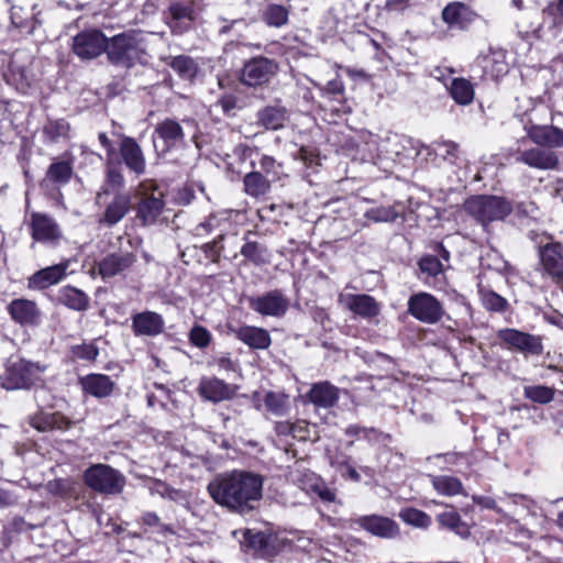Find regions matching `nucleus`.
Instances as JSON below:
<instances>
[{"mask_svg":"<svg viewBox=\"0 0 563 563\" xmlns=\"http://www.w3.org/2000/svg\"><path fill=\"white\" fill-rule=\"evenodd\" d=\"M264 477L261 474L234 470L217 475L208 484L210 497L231 512L246 515L258 506L263 497Z\"/></svg>","mask_w":563,"mask_h":563,"instance_id":"f257e3e1","label":"nucleus"},{"mask_svg":"<svg viewBox=\"0 0 563 563\" xmlns=\"http://www.w3.org/2000/svg\"><path fill=\"white\" fill-rule=\"evenodd\" d=\"M145 55L146 45L141 31H126L108 38L107 56L113 65L131 68L144 63Z\"/></svg>","mask_w":563,"mask_h":563,"instance_id":"f03ea898","label":"nucleus"},{"mask_svg":"<svg viewBox=\"0 0 563 563\" xmlns=\"http://www.w3.org/2000/svg\"><path fill=\"white\" fill-rule=\"evenodd\" d=\"M45 366L25 358L11 356L0 375V385L7 390L29 389L41 382Z\"/></svg>","mask_w":563,"mask_h":563,"instance_id":"7ed1b4c3","label":"nucleus"},{"mask_svg":"<svg viewBox=\"0 0 563 563\" xmlns=\"http://www.w3.org/2000/svg\"><path fill=\"white\" fill-rule=\"evenodd\" d=\"M463 208L484 229L494 221L505 220L512 212L510 201L490 195L472 196L465 200Z\"/></svg>","mask_w":563,"mask_h":563,"instance_id":"20e7f679","label":"nucleus"},{"mask_svg":"<svg viewBox=\"0 0 563 563\" xmlns=\"http://www.w3.org/2000/svg\"><path fill=\"white\" fill-rule=\"evenodd\" d=\"M186 131L194 134L197 131V123L194 119L185 118L181 122L175 119H164L154 129V146L158 151L168 152L185 145Z\"/></svg>","mask_w":563,"mask_h":563,"instance_id":"39448f33","label":"nucleus"},{"mask_svg":"<svg viewBox=\"0 0 563 563\" xmlns=\"http://www.w3.org/2000/svg\"><path fill=\"white\" fill-rule=\"evenodd\" d=\"M136 196L139 197L136 219L143 227L155 224L165 208L163 194L157 191L156 183L152 179L141 181L136 189Z\"/></svg>","mask_w":563,"mask_h":563,"instance_id":"423d86ee","label":"nucleus"},{"mask_svg":"<svg viewBox=\"0 0 563 563\" xmlns=\"http://www.w3.org/2000/svg\"><path fill=\"white\" fill-rule=\"evenodd\" d=\"M84 482L96 493L102 495H119L125 486L124 475L108 464H93L82 475Z\"/></svg>","mask_w":563,"mask_h":563,"instance_id":"0eeeda50","label":"nucleus"},{"mask_svg":"<svg viewBox=\"0 0 563 563\" xmlns=\"http://www.w3.org/2000/svg\"><path fill=\"white\" fill-rule=\"evenodd\" d=\"M538 257L542 275L563 287V244L543 234L538 244Z\"/></svg>","mask_w":563,"mask_h":563,"instance_id":"6e6552de","label":"nucleus"},{"mask_svg":"<svg viewBox=\"0 0 563 563\" xmlns=\"http://www.w3.org/2000/svg\"><path fill=\"white\" fill-rule=\"evenodd\" d=\"M27 227L35 242L56 246L63 240V231L57 221L47 213L33 211L29 214Z\"/></svg>","mask_w":563,"mask_h":563,"instance_id":"1a4fd4ad","label":"nucleus"},{"mask_svg":"<svg viewBox=\"0 0 563 563\" xmlns=\"http://www.w3.org/2000/svg\"><path fill=\"white\" fill-rule=\"evenodd\" d=\"M408 312L417 320L434 324L444 316L442 303L431 294L421 291L410 296Z\"/></svg>","mask_w":563,"mask_h":563,"instance_id":"9d476101","label":"nucleus"},{"mask_svg":"<svg viewBox=\"0 0 563 563\" xmlns=\"http://www.w3.org/2000/svg\"><path fill=\"white\" fill-rule=\"evenodd\" d=\"M247 301L250 309L263 317L283 318L289 309V300L279 289L250 297Z\"/></svg>","mask_w":563,"mask_h":563,"instance_id":"9b49d317","label":"nucleus"},{"mask_svg":"<svg viewBox=\"0 0 563 563\" xmlns=\"http://www.w3.org/2000/svg\"><path fill=\"white\" fill-rule=\"evenodd\" d=\"M278 65L267 57H254L246 62L241 73V82L249 87L262 86L277 73Z\"/></svg>","mask_w":563,"mask_h":563,"instance_id":"f8f14e48","label":"nucleus"},{"mask_svg":"<svg viewBox=\"0 0 563 563\" xmlns=\"http://www.w3.org/2000/svg\"><path fill=\"white\" fill-rule=\"evenodd\" d=\"M108 38L96 29L78 33L73 38V51L81 59H93L107 53Z\"/></svg>","mask_w":563,"mask_h":563,"instance_id":"ddd939ff","label":"nucleus"},{"mask_svg":"<svg viewBox=\"0 0 563 563\" xmlns=\"http://www.w3.org/2000/svg\"><path fill=\"white\" fill-rule=\"evenodd\" d=\"M352 522L372 536L382 539H395L400 533L398 523L393 519L384 516H361L353 519Z\"/></svg>","mask_w":563,"mask_h":563,"instance_id":"4468645a","label":"nucleus"},{"mask_svg":"<svg viewBox=\"0 0 563 563\" xmlns=\"http://www.w3.org/2000/svg\"><path fill=\"white\" fill-rule=\"evenodd\" d=\"M515 162L523 163L531 168L548 170L555 169L559 165L558 155L541 147H532L528 150L517 148L512 154Z\"/></svg>","mask_w":563,"mask_h":563,"instance_id":"2eb2a0df","label":"nucleus"},{"mask_svg":"<svg viewBox=\"0 0 563 563\" xmlns=\"http://www.w3.org/2000/svg\"><path fill=\"white\" fill-rule=\"evenodd\" d=\"M338 301L345 309L364 319H372L379 314L380 306L369 295L340 294Z\"/></svg>","mask_w":563,"mask_h":563,"instance_id":"dca6fc26","label":"nucleus"},{"mask_svg":"<svg viewBox=\"0 0 563 563\" xmlns=\"http://www.w3.org/2000/svg\"><path fill=\"white\" fill-rule=\"evenodd\" d=\"M499 338L510 347L522 353L533 355L542 353V343L539 336L521 332L516 329H504L499 331Z\"/></svg>","mask_w":563,"mask_h":563,"instance_id":"f3484780","label":"nucleus"},{"mask_svg":"<svg viewBox=\"0 0 563 563\" xmlns=\"http://www.w3.org/2000/svg\"><path fill=\"white\" fill-rule=\"evenodd\" d=\"M130 209V194L117 192L112 200L106 206L103 212L98 217V223L102 227L112 228L124 219Z\"/></svg>","mask_w":563,"mask_h":563,"instance_id":"a211bd4d","label":"nucleus"},{"mask_svg":"<svg viewBox=\"0 0 563 563\" xmlns=\"http://www.w3.org/2000/svg\"><path fill=\"white\" fill-rule=\"evenodd\" d=\"M120 155L124 165L136 176L143 175L146 170V159L140 144L131 136H122L120 143Z\"/></svg>","mask_w":563,"mask_h":563,"instance_id":"6ab92c4d","label":"nucleus"},{"mask_svg":"<svg viewBox=\"0 0 563 563\" xmlns=\"http://www.w3.org/2000/svg\"><path fill=\"white\" fill-rule=\"evenodd\" d=\"M12 320L21 325H34L41 320V310L37 303L25 298L13 299L7 307Z\"/></svg>","mask_w":563,"mask_h":563,"instance_id":"aec40b11","label":"nucleus"},{"mask_svg":"<svg viewBox=\"0 0 563 563\" xmlns=\"http://www.w3.org/2000/svg\"><path fill=\"white\" fill-rule=\"evenodd\" d=\"M197 391L201 398L211 402H220L234 396V388L218 377H201Z\"/></svg>","mask_w":563,"mask_h":563,"instance_id":"412c9836","label":"nucleus"},{"mask_svg":"<svg viewBox=\"0 0 563 563\" xmlns=\"http://www.w3.org/2000/svg\"><path fill=\"white\" fill-rule=\"evenodd\" d=\"M136 262L133 252H118L103 257L98 264L99 274L103 278L113 277L126 272Z\"/></svg>","mask_w":563,"mask_h":563,"instance_id":"4be33fe9","label":"nucleus"},{"mask_svg":"<svg viewBox=\"0 0 563 563\" xmlns=\"http://www.w3.org/2000/svg\"><path fill=\"white\" fill-rule=\"evenodd\" d=\"M132 329L137 336H156L163 333L165 321L154 311H142L132 316Z\"/></svg>","mask_w":563,"mask_h":563,"instance_id":"5701e85b","label":"nucleus"},{"mask_svg":"<svg viewBox=\"0 0 563 563\" xmlns=\"http://www.w3.org/2000/svg\"><path fill=\"white\" fill-rule=\"evenodd\" d=\"M525 130L529 139L537 145L549 148L563 146V130L554 125H526Z\"/></svg>","mask_w":563,"mask_h":563,"instance_id":"b1692460","label":"nucleus"},{"mask_svg":"<svg viewBox=\"0 0 563 563\" xmlns=\"http://www.w3.org/2000/svg\"><path fill=\"white\" fill-rule=\"evenodd\" d=\"M68 268V262H63L56 265L45 267L37 271L27 279V287L30 289H46L59 283L65 276Z\"/></svg>","mask_w":563,"mask_h":563,"instance_id":"393cba45","label":"nucleus"},{"mask_svg":"<svg viewBox=\"0 0 563 563\" xmlns=\"http://www.w3.org/2000/svg\"><path fill=\"white\" fill-rule=\"evenodd\" d=\"M235 336L253 350H266L272 343L269 332L263 328L254 325H242L232 329Z\"/></svg>","mask_w":563,"mask_h":563,"instance_id":"a878e982","label":"nucleus"},{"mask_svg":"<svg viewBox=\"0 0 563 563\" xmlns=\"http://www.w3.org/2000/svg\"><path fill=\"white\" fill-rule=\"evenodd\" d=\"M79 383L86 394L96 398L109 397L114 389V382L104 374H88Z\"/></svg>","mask_w":563,"mask_h":563,"instance_id":"bb28decb","label":"nucleus"},{"mask_svg":"<svg viewBox=\"0 0 563 563\" xmlns=\"http://www.w3.org/2000/svg\"><path fill=\"white\" fill-rule=\"evenodd\" d=\"M442 18L450 26L464 29L475 20L476 13L462 2H454L443 9Z\"/></svg>","mask_w":563,"mask_h":563,"instance_id":"cd10ccee","label":"nucleus"},{"mask_svg":"<svg viewBox=\"0 0 563 563\" xmlns=\"http://www.w3.org/2000/svg\"><path fill=\"white\" fill-rule=\"evenodd\" d=\"M309 398L318 407L330 408L339 400V389L329 382L317 383L311 387Z\"/></svg>","mask_w":563,"mask_h":563,"instance_id":"c85d7f7f","label":"nucleus"},{"mask_svg":"<svg viewBox=\"0 0 563 563\" xmlns=\"http://www.w3.org/2000/svg\"><path fill=\"white\" fill-rule=\"evenodd\" d=\"M477 66L483 69L484 76L498 79L508 71L505 55L501 52H492L477 58Z\"/></svg>","mask_w":563,"mask_h":563,"instance_id":"c756f323","label":"nucleus"},{"mask_svg":"<svg viewBox=\"0 0 563 563\" xmlns=\"http://www.w3.org/2000/svg\"><path fill=\"white\" fill-rule=\"evenodd\" d=\"M287 120V110L282 106H267L257 112V122L266 130H279Z\"/></svg>","mask_w":563,"mask_h":563,"instance_id":"7c9ffc66","label":"nucleus"},{"mask_svg":"<svg viewBox=\"0 0 563 563\" xmlns=\"http://www.w3.org/2000/svg\"><path fill=\"white\" fill-rule=\"evenodd\" d=\"M59 303L75 311H85L89 306V297L80 289L73 286H64L58 289Z\"/></svg>","mask_w":563,"mask_h":563,"instance_id":"2f4dec72","label":"nucleus"},{"mask_svg":"<svg viewBox=\"0 0 563 563\" xmlns=\"http://www.w3.org/2000/svg\"><path fill=\"white\" fill-rule=\"evenodd\" d=\"M124 184L125 180L123 174L115 166L108 162L104 185L97 194V201L100 202L102 197L104 195H109L110 192H113L114 195L117 192H123L122 189L124 188Z\"/></svg>","mask_w":563,"mask_h":563,"instance_id":"473e14b6","label":"nucleus"},{"mask_svg":"<svg viewBox=\"0 0 563 563\" xmlns=\"http://www.w3.org/2000/svg\"><path fill=\"white\" fill-rule=\"evenodd\" d=\"M73 162L70 159L54 161L46 170V179L53 184L65 185L73 176Z\"/></svg>","mask_w":563,"mask_h":563,"instance_id":"72a5a7b5","label":"nucleus"},{"mask_svg":"<svg viewBox=\"0 0 563 563\" xmlns=\"http://www.w3.org/2000/svg\"><path fill=\"white\" fill-rule=\"evenodd\" d=\"M240 253L245 260L257 266L268 264L271 261V253L264 244L249 241L246 238Z\"/></svg>","mask_w":563,"mask_h":563,"instance_id":"f704fd0d","label":"nucleus"},{"mask_svg":"<svg viewBox=\"0 0 563 563\" xmlns=\"http://www.w3.org/2000/svg\"><path fill=\"white\" fill-rule=\"evenodd\" d=\"M11 25L24 31L26 34H32L41 21L35 14H27L22 7L11 5L10 8Z\"/></svg>","mask_w":563,"mask_h":563,"instance_id":"c9c22d12","label":"nucleus"},{"mask_svg":"<svg viewBox=\"0 0 563 563\" xmlns=\"http://www.w3.org/2000/svg\"><path fill=\"white\" fill-rule=\"evenodd\" d=\"M170 20L169 27L174 33H181L192 19V11L189 7L181 3H173L168 9Z\"/></svg>","mask_w":563,"mask_h":563,"instance_id":"e433bc0d","label":"nucleus"},{"mask_svg":"<svg viewBox=\"0 0 563 563\" xmlns=\"http://www.w3.org/2000/svg\"><path fill=\"white\" fill-rule=\"evenodd\" d=\"M244 190L251 197H261L266 195L271 189L269 180H267L260 172H251L244 176Z\"/></svg>","mask_w":563,"mask_h":563,"instance_id":"4c0bfd02","label":"nucleus"},{"mask_svg":"<svg viewBox=\"0 0 563 563\" xmlns=\"http://www.w3.org/2000/svg\"><path fill=\"white\" fill-rule=\"evenodd\" d=\"M70 125L65 119H49L43 126V135L51 143L69 139Z\"/></svg>","mask_w":563,"mask_h":563,"instance_id":"58836bf2","label":"nucleus"},{"mask_svg":"<svg viewBox=\"0 0 563 563\" xmlns=\"http://www.w3.org/2000/svg\"><path fill=\"white\" fill-rule=\"evenodd\" d=\"M451 97L459 104H470L474 100V87L465 78L453 79L450 87Z\"/></svg>","mask_w":563,"mask_h":563,"instance_id":"ea45409f","label":"nucleus"},{"mask_svg":"<svg viewBox=\"0 0 563 563\" xmlns=\"http://www.w3.org/2000/svg\"><path fill=\"white\" fill-rule=\"evenodd\" d=\"M433 488L441 495L455 496L463 492L462 482L454 476L438 475L431 477Z\"/></svg>","mask_w":563,"mask_h":563,"instance_id":"a19ab883","label":"nucleus"},{"mask_svg":"<svg viewBox=\"0 0 563 563\" xmlns=\"http://www.w3.org/2000/svg\"><path fill=\"white\" fill-rule=\"evenodd\" d=\"M437 519L441 526L454 531L462 538H467L471 533L468 526L461 520L456 511L451 510L442 512Z\"/></svg>","mask_w":563,"mask_h":563,"instance_id":"79ce46f5","label":"nucleus"},{"mask_svg":"<svg viewBox=\"0 0 563 563\" xmlns=\"http://www.w3.org/2000/svg\"><path fill=\"white\" fill-rule=\"evenodd\" d=\"M289 478L307 493H313L317 485L321 482V478L316 473L299 468L291 471Z\"/></svg>","mask_w":563,"mask_h":563,"instance_id":"37998d69","label":"nucleus"},{"mask_svg":"<svg viewBox=\"0 0 563 563\" xmlns=\"http://www.w3.org/2000/svg\"><path fill=\"white\" fill-rule=\"evenodd\" d=\"M168 65L184 79L191 80L198 71L194 59L189 56L179 55L172 57Z\"/></svg>","mask_w":563,"mask_h":563,"instance_id":"c03bdc74","label":"nucleus"},{"mask_svg":"<svg viewBox=\"0 0 563 563\" xmlns=\"http://www.w3.org/2000/svg\"><path fill=\"white\" fill-rule=\"evenodd\" d=\"M289 12L280 4H269L263 13V20L269 26L280 27L288 21Z\"/></svg>","mask_w":563,"mask_h":563,"instance_id":"a18cd8bd","label":"nucleus"},{"mask_svg":"<svg viewBox=\"0 0 563 563\" xmlns=\"http://www.w3.org/2000/svg\"><path fill=\"white\" fill-rule=\"evenodd\" d=\"M264 404L268 411L276 416H283L287 411V396L282 393L267 391L264 397Z\"/></svg>","mask_w":563,"mask_h":563,"instance_id":"49530a36","label":"nucleus"},{"mask_svg":"<svg viewBox=\"0 0 563 563\" xmlns=\"http://www.w3.org/2000/svg\"><path fill=\"white\" fill-rule=\"evenodd\" d=\"M399 517L406 523L417 528H428L431 525L430 516L416 508H406L401 510Z\"/></svg>","mask_w":563,"mask_h":563,"instance_id":"de8ad7c7","label":"nucleus"},{"mask_svg":"<svg viewBox=\"0 0 563 563\" xmlns=\"http://www.w3.org/2000/svg\"><path fill=\"white\" fill-rule=\"evenodd\" d=\"M525 396L538 404H549L554 398V389L542 385L527 386L525 387Z\"/></svg>","mask_w":563,"mask_h":563,"instance_id":"09e8293b","label":"nucleus"},{"mask_svg":"<svg viewBox=\"0 0 563 563\" xmlns=\"http://www.w3.org/2000/svg\"><path fill=\"white\" fill-rule=\"evenodd\" d=\"M364 216L374 222H393L398 218V212L393 207L379 206L368 209Z\"/></svg>","mask_w":563,"mask_h":563,"instance_id":"8fccbe9b","label":"nucleus"},{"mask_svg":"<svg viewBox=\"0 0 563 563\" xmlns=\"http://www.w3.org/2000/svg\"><path fill=\"white\" fill-rule=\"evenodd\" d=\"M188 336L189 342L199 349H206L212 340L211 332L207 328L199 324H196L191 328Z\"/></svg>","mask_w":563,"mask_h":563,"instance_id":"3c124183","label":"nucleus"},{"mask_svg":"<svg viewBox=\"0 0 563 563\" xmlns=\"http://www.w3.org/2000/svg\"><path fill=\"white\" fill-rule=\"evenodd\" d=\"M482 302L484 307L492 311H503L507 306V300L495 291H482Z\"/></svg>","mask_w":563,"mask_h":563,"instance_id":"603ef678","label":"nucleus"},{"mask_svg":"<svg viewBox=\"0 0 563 563\" xmlns=\"http://www.w3.org/2000/svg\"><path fill=\"white\" fill-rule=\"evenodd\" d=\"M71 354L77 360L95 361L99 354L98 347L93 343H82L71 347Z\"/></svg>","mask_w":563,"mask_h":563,"instance_id":"864d4df0","label":"nucleus"},{"mask_svg":"<svg viewBox=\"0 0 563 563\" xmlns=\"http://www.w3.org/2000/svg\"><path fill=\"white\" fill-rule=\"evenodd\" d=\"M419 267L422 273L429 276H437L442 271V264L435 256H426L419 261Z\"/></svg>","mask_w":563,"mask_h":563,"instance_id":"5fc2aeb1","label":"nucleus"},{"mask_svg":"<svg viewBox=\"0 0 563 563\" xmlns=\"http://www.w3.org/2000/svg\"><path fill=\"white\" fill-rule=\"evenodd\" d=\"M244 541L254 549H262L266 544V536L263 532L245 530L243 532Z\"/></svg>","mask_w":563,"mask_h":563,"instance_id":"6e6d98bb","label":"nucleus"},{"mask_svg":"<svg viewBox=\"0 0 563 563\" xmlns=\"http://www.w3.org/2000/svg\"><path fill=\"white\" fill-rule=\"evenodd\" d=\"M146 487L151 495H158L159 497L166 499L170 486L161 479L151 478L147 481Z\"/></svg>","mask_w":563,"mask_h":563,"instance_id":"4d7b16f0","label":"nucleus"},{"mask_svg":"<svg viewBox=\"0 0 563 563\" xmlns=\"http://www.w3.org/2000/svg\"><path fill=\"white\" fill-rule=\"evenodd\" d=\"M260 166L268 176H273V178H277L282 167V165L278 164L274 157L268 155L262 156Z\"/></svg>","mask_w":563,"mask_h":563,"instance_id":"13d9d810","label":"nucleus"},{"mask_svg":"<svg viewBox=\"0 0 563 563\" xmlns=\"http://www.w3.org/2000/svg\"><path fill=\"white\" fill-rule=\"evenodd\" d=\"M51 418L52 413H40L32 419L31 424L36 430L42 432L52 431L54 430V427Z\"/></svg>","mask_w":563,"mask_h":563,"instance_id":"bf43d9fd","label":"nucleus"},{"mask_svg":"<svg viewBox=\"0 0 563 563\" xmlns=\"http://www.w3.org/2000/svg\"><path fill=\"white\" fill-rule=\"evenodd\" d=\"M435 151L441 152L448 159L456 158L459 152V145L452 141H443L437 143Z\"/></svg>","mask_w":563,"mask_h":563,"instance_id":"052dcab7","label":"nucleus"},{"mask_svg":"<svg viewBox=\"0 0 563 563\" xmlns=\"http://www.w3.org/2000/svg\"><path fill=\"white\" fill-rule=\"evenodd\" d=\"M313 493L323 501L332 503L335 499V492L327 486V484L321 479V482L317 485Z\"/></svg>","mask_w":563,"mask_h":563,"instance_id":"680f3d73","label":"nucleus"},{"mask_svg":"<svg viewBox=\"0 0 563 563\" xmlns=\"http://www.w3.org/2000/svg\"><path fill=\"white\" fill-rule=\"evenodd\" d=\"M376 433V430L373 428H364L357 424L349 426L345 429V434L349 437H358V438H371V434Z\"/></svg>","mask_w":563,"mask_h":563,"instance_id":"e2e57ef3","label":"nucleus"},{"mask_svg":"<svg viewBox=\"0 0 563 563\" xmlns=\"http://www.w3.org/2000/svg\"><path fill=\"white\" fill-rule=\"evenodd\" d=\"M472 499L474 504L478 505L482 508L493 509L496 510L498 514L501 512V509L497 507L495 499L490 496L474 495Z\"/></svg>","mask_w":563,"mask_h":563,"instance_id":"0e129e2a","label":"nucleus"},{"mask_svg":"<svg viewBox=\"0 0 563 563\" xmlns=\"http://www.w3.org/2000/svg\"><path fill=\"white\" fill-rule=\"evenodd\" d=\"M302 430L300 424H290L288 422H279L276 426V431L279 434H292L295 438L299 437L298 432ZM303 438V435H300Z\"/></svg>","mask_w":563,"mask_h":563,"instance_id":"69168bd1","label":"nucleus"},{"mask_svg":"<svg viewBox=\"0 0 563 563\" xmlns=\"http://www.w3.org/2000/svg\"><path fill=\"white\" fill-rule=\"evenodd\" d=\"M51 420H52L54 430L64 431V430L69 429V427L71 426V421L67 417H65L64 415H62L59 412H52Z\"/></svg>","mask_w":563,"mask_h":563,"instance_id":"338daca9","label":"nucleus"},{"mask_svg":"<svg viewBox=\"0 0 563 563\" xmlns=\"http://www.w3.org/2000/svg\"><path fill=\"white\" fill-rule=\"evenodd\" d=\"M166 499H169L179 505H186L188 503V495L185 490L174 488L170 486Z\"/></svg>","mask_w":563,"mask_h":563,"instance_id":"774afa93","label":"nucleus"}]
</instances>
